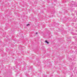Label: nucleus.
<instances>
[{"label": "nucleus", "instance_id": "obj_2", "mask_svg": "<svg viewBox=\"0 0 77 77\" xmlns=\"http://www.w3.org/2000/svg\"><path fill=\"white\" fill-rule=\"evenodd\" d=\"M29 25H30V24H28L26 25L27 26H29Z\"/></svg>", "mask_w": 77, "mask_h": 77}, {"label": "nucleus", "instance_id": "obj_4", "mask_svg": "<svg viewBox=\"0 0 77 77\" xmlns=\"http://www.w3.org/2000/svg\"><path fill=\"white\" fill-rule=\"evenodd\" d=\"M35 34H36V35L37 34H38V32H36Z\"/></svg>", "mask_w": 77, "mask_h": 77}, {"label": "nucleus", "instance_id": "obj_1", "mask_svg": "<svg viewBox=\"0 0 77 77\" xmlns=\"http://www.w3.org/2000/svg\"><path fill=\"white\" fill-rule=\"evenodd\" d=\"M45 42H46V43H47V44H49V42H47V41L46 40L45 41Z\"/></svg>", "mask_w": 77, "mask_h": 77}, {"label": "nucleus", "instance_id": "obj_3", "mask_svg": "<svg viewBox=\"0 0 77 77\" xmlns=\"http://www.w3.org/2000/svg\"><path fill=\"white\" fill-rule=\"evenodd\" d=\"M72 4H73V3L74 4V5H75V2H73L72 3Z\"/></svg>", "mask_w": 77, "mask_h": 77}]
</instances>
